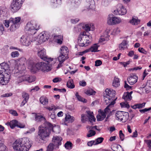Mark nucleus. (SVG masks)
<instances>
[{
    "label": "nucleus",
    "instance_id": "obj_7",
    "mask_svg": "<svg viewBox=\"0 0 151 151\" xmlns=\"http://www.w3.org/2000/svg\"><path fill=\"white\" fill-rule=\"evenodd\" d=\"M115 116L116 120L125 122L129 117V114L127 112L117 111L115 113Z\"/></svg>",
    "mask_w": 151,
    "mask_h": 151
},
{
    "label": "nucleus",
    "instance_id": "obj_54",
    "mask_svg": "<svg viewBox=\"0 0 151 151\" xmlns=\"http://www.w3.org/2000/svg\"><path fill=\"white\" fill-rule=\"evenodd\" d=\"M19 55V53L18 51L13 52L11 53V56L12 58H15L18 57Z\"/></svg>",
    "mask_w": 151,
    "mask_h": 151
},
{
    "label": "nucleus",
    "instance_id": "obj_12",
    "mask_svg": "<svg viewBox=\"0 0 151 151\" xmlns=\"http://www.w3.org/2000/svg\"><path fill=\"white\" fill-rule=\"evenodd\" d=\"M127 12L126 9L121 4H119L117 5L116 10L114 11L113 13L115 15H124Z\"/></svg>",
    "mask_w": 151,
    "mask_h": 151
},
{
    "label": "nucleus",
    "instance_id": "obj_28",
    "mask_svg": "<svg viewBox=\"0 0 151 151\" xmlns=\"http://www.w3.org/2000/svg\"><path fill=\"white\" fill-rule=\"evenodd\" d=\"M87 113L88 114L89 120L91 122L95 121L96 119L94 116L92 115L93 112L90 111H87Z\"/></svg>",
    "mask_w": 151,
    "mask_h": 151
},
{
    "label": "nucleus",
    "instance_id": "obj_14",
    "mask_svg": "<svg viewBox=\"0 0 151 151\" xmlns=\"http://www.w3.org/2000/svg\"><path fill=\"white\" fill-rule=\"evenodd\" d=\"M62 138L60 136H54L52 139V141L55 145L56 148H58L59 146L61 145Z\"/></svg>",
    "mask_w": 151,
    "mask_h": 151
},
{
    "label": "nucleus",
    "instance_id": "obj_34",
    "mask_svg": "<svg viewBox=\"0 0 151 151\" xmlns=\"http://www.w3.org/2000/svg\"><path fill=\"white\" fill-rule=\"evenodd\" d=\"M21 20V18L19 17H16L15 18H11L10 20L12 21V22L16 24L19 22Z\"/></svg>",
    "mask_w": 151,
    "mask_h": 151
},
{
    "label": "nucleus",
    "instance_id": "obj_16",
    "mask_svg": "<svg viewBox=\"0 0 151 151\" xmlns=\"http://www.w3.org/2000/svg\"><path fill=\"white\" fill-rule=\"evenodd\" d=\"M39 36V41L40 42H44L49 38V34L46 32H42Z\"/></svg>",
    "mask_w": 151,
    "mask_h": 151
},
{
    "label": "nucleus",
    "instance_id": "obj_47",
    "mask_svg": "<svg viewBox=\"0 0 151 151\" xmlns=\"http://www.w3.org/2000/svg\"><path fill=\"white\" fill-rule=\"evenodd\" d=\"M121 22L122 20L120 18H118L116 17H114V25L118 24L121 23Z\"/></svg>",
    "mask_w": 151,
    "mask_h": 151
},
{
    "label": "nucleus",
    "instance_id": "obj_41",
    "mask_svg": "<svg viewBox=\"0 0 151 151\" xmlns=\"http://www.w3.org/2000/svg\"><path fill=\"white\" fill-rule=\"evenodd\" d=\"M65 148L68 150H70L72 148V144L70 142H67L65 144Z\"/></svg>",
    "mask_w": 151,
    "mask_h": 151
},
{
    "label": "nucleus",
    "instance_id": "obj_6",
    "mask_svg": "<svg viewBox=\"0 0 151 151\" xmlns=\"http://www.w3.org/2000/svg\"><path fill=\"white\" fill-rule=\"evenodd\" d=\"M85 34L86 33L83 32L79 36L78 42L80 46H86L91 42L89 39L91 37Z\"/></svg>",
    "mask_w": 151,
    "mask_h": 151
},
{
    "label": "nucleus",
    "instance_id": "obj_55",
    "mask_svg": "<svg viewBox=\"0 0 151 151\" xmlns=\"http://www.w3.org/2000/svg\"><path fill=\"white\" fill-rule=\"evenodd\" d=\"M138 50L139 52L145 55H146L147 53V51L142 47H139Z\"/></svg>",
    "mask_w": 151,
    "mask_h": 151
},
{
    "label": "nucleus",
    "instance_id": "obj_32",
    "mask_svg": "<svg viewBox=\"0 0 151 151\" xmlns=\"http://www.w3.org/2000/svg\"><path fill=\"white\" fill-rule=\"evenodd\" d=\"M68 56H65L64 55L60 54L58 58V60L59 62H64L68 58Z\"/></svg>",
    "mask_w": 151,
    "mask_h": 151
},
{
    "label": "nucleus",
    "instance_id": "obj_53",
    "mask_svg": "<svg viewBox=\"0 0 151 151\" xmlns=\"http://www.w3.org/2000/svg\"><path fill=\"white\" fill-rule=\"evenodd\" d=\"M67 86L69 88L72 89L74 88L75 85L73 84L70 81H68L67 82Z\"/></svg>",
    "mask_w": 151,
    "mask_h": 151
},
{
    "label": "nucleus",
    "instance_id": "obj_50",
    "mask_svg": "<svg viewBox=\"0 0 151 151\" xmlns=\"http://www.w3.org/2000/svg\"><path fill=\"white\" fill-rule=\"evenodd\" d=\"M11 22H12V21L10 20V19L9 20H4L3 23L6 27H9V24L11 23Z\"/></svg>",
    "mask_w": 151,
    "mask_h": 151
},
{
    "label": "nucleus",
    "instance_id": "obj_58",
    "mask_svg": "<svg viewBox=\"0 0 151 151\" xmlns=\"http://www.w3.org/2000/svg\"><path fill=\"white\" fill-rule=\"evenodd\" d=\"M146 86L149 87L148 88V90L150 91H151V80H148L147 81Z\"/></svg>",
    "mask_w": 151,
    "mask_h": 151
},
{
    "label": "nucleus",
    "instance_id": "obj_36",
    "mask_svg": "<svg viewBox=\"0 0 151 151\" xmlns=\"http://www.w3.org/2000/svg\"><path fill=\"white\" fill-rule=\"evenodd\" d=\"M7 9L5 7H2L0 9V16L2 15L4 16L7 12Z\"/></svg>",
    "mask_w": 151,
    "mask_h": 151
},
{
    "label": "nucleus",
    "instance_id": "obj_42",
    "mask_svg": "<svg viewBox=\"0 0 151 151\" xmlns=\"http://www.w3.org/2000/svg\"><path fill=\"white\" fill-rule=\"evenodd\" d=\"M6 147L1 142H0V151H7Z\"/></svg>",
    "mask_w": 151,
    "mask_h": 151
},
{
    "label": "nucleus",
    "instance_id": "obj_29",
    "mask_svg": "<svg viewBox=\"0 0 151 151\" xmlns=\"http://www.w3.org/2000/svg\"><path fill=\"white\" fill-rule=\"evenodd\" d=\"M40 100V103L44 105L47 104L48 102V99L46 97L44 96L41 97Z\"/></svg>",
    "mask_w": 151,
    "mask_h": 151
},
{
    "label": "nucleus",
    "instance_id": "obj_38",
    "mask_svg": "<svg viewBox=\"0 0 151 151\" xmlns=\"http://www.w3.org/2000/svg\"><path fill=\"white\" fill-rule=\"evenodd\" d=\"M98 47V46L97 44H95L90 48V50L91 52H96L97 51Z\"/></svg>",
    "mask_w": 151,
    "mask_h": 151
},
{
    "label": "nucleus",
    "instance_id": "obj_56",
    "mask_svg": "<svg viewBox=\"0 0 151 151\" xmlns=\"http://www.w3.org/2000/svg\"><path fill=\"white\" fill-rule=\"evenodd\" d=\"M120 105L122 107H126L128 108L129 107V104L127 103L122 102L120 103Z\"/></svg>",
    "mask_w": 151,
    "mask_h": 151
},
{
    "label": "nucleus",
    "instance_id": "obj_37",
    "mask_svg": "<svg viewBox=\"0 0 151 151\" xmlns=\"http://www.w3.org/2000/svg\"><path fill=\"white\" fill-rule=\"evenodd\" d=\"M26 77L25 75H22V76H19L17 82L18 83H21L25 80L26 81Z\"/></svg>",
    "mask_w": 151,
    "mask_h": 151
},
{
    "label": "nucleus",
    "instance_id": "obj_22",
    "mask_svg": "<svg viewBox=\"0 0 151 151\" xmlns=\"http://www.w3.org/2000/svg\"><path fill=\"white\" fill-rule=\"evenodd\" d=\"M128 42H127L126 40H124L119 45V49L120 50H124V49L127 48L128 45Z\"/></svg>",
    "mask_w": 151,
    "mask_h": 151
},
{
    "label": "nucleus",
    "instance_id": "obj_10",
    "mask_svg": "<svg viewBox=\"0 0 151 151\" xmlns=\"http://www.w3.org/2000/svg\"><path fill=\"white\" fill-rule=\"evenodd\" d=\"M50 63L47 62V63L44 62L39 63L40 69H41L43 72H47L51 70V64H54V61L50 62Z\"/></svg>",
    "mask_w": 151,
    "mask_h": 151
},
{
    "label": "nucleus",
    "instance_id": "obj_11",
    "mask_svg": "<svg viewBox=\"0 0 151 151\" xmlns=\"http://www.w3.org/2000/svg\"><path fill=\"white\" fill-rule=\"evenodd\" d=\"M11 70L9 64L5 62L0 64V72L6 75H10Z\"/></svg>",
    "mask_w": 151,
    "mask_h": 151
},
{
    "label": "nucleus",
    "instance_id": "obj_44",
    "mask_svg": "<svg viewBox=\"0 0 151 151\" xmlns=\"http://www.w3.org/2000/svg\"><path fill=\"white\" fill-rule=\"evenodd\" d=\"M109 36L107 35H106V36L105 37L103 36H101V38L99 40V42H101L106 40H108L109 39Z\"/></svg>",
    "mask_w": 151,
    "mask_h": 151
},
{
    "label": "nucleus",
    "instance_id": "obj_20",
    "mask_svg": "<svg viewBox=\"0 0 151 151\" xmlns=\"http://www.w3.org/2000/svg\"><path fill=\"white\" fill-rule=\"evenodd\" d=\"M74 120V118L71 116L69 114H66V116L65 118V121L62 124L67 125V123H71L73 122Z\"/></svg>",
    "mask_w": 151,
    "mask_h": 151
},
{
    "label": "nucleus",
    "instance_id": "obj_5",
    "mask_svg": "<svg viewBox=\"0 0 151 151\" xmlns=\"http://www.w3.org/2000/svg\"><path fill=\"white\" fill-rule=\"evenodd\" d=\"M39 29V26L36 23H32L31 22H28L25 27L26 33L32 36L36 33L37 31Z\"/></svg>",
    "mask_w": 151,
    "mask_h": 151
},
{
    "label": "nucleus",
    "instance_id": "obj_17",
    "mask_svg": "<svg viewBox=\"0 0 151 151\" xmlns=\"http://www.w3.org/2000/svg\"><path fill=\"white\" fill-rule=\"evenodd\" d=\"M138 79V77L135 74H131L129 78H128L127 80L129 83L131 85H133L137 81Z\"/></svg>",
    "mask_w": 151,
    "mask_h": 151
},
{
    "label": "nucleus",
    "instance_id": "obj_48",
    "mask_svg": "<svg viewBox=\"0 0 151 151\" xmlns=\"http://www.w3.org/2000/svg\"><path fill=\"white\" fill-rule=\"evenodd\" d=\"M96 134V132L92 130H90L88 132L87 135L88 137H90L92 136H94Z\"/></svg>",
    "mask_w": 151,
    "mask_h": 151
},
{
    "label": "nucleus",
    "instance_id": "obj_4",
    "mask_svg": "<svg viewBox=\"0 0 151 151\" xmlns=\"http://www.w3.org/2000/svg\"><path fill=\"white\" fill-rule=\"evenodd\" d=\"M26 59L24 58H22L16 60L17 65H16L15 68L12 71L13 73L14 74L19 73L22 72L24 70V65Z\"/></svg>",
    "mask_w": 151,
    "mask_h": 151
},
{
    "label": "nucleus",
    "instance_id": "obj_9",
    "mask_svg": "<svg viewBox=\"0 0 151 151\" xmlns=\"http://www.w3.org/2000/svg\"><path fill=\"white\" fill-rule=\"evenodd\" d=\"M32 36L30 35H23L20 38V42L23 45L28 46L32 42Z\"/></svg>",
    "mask_w": 151,
    "mask_h": 151
},
{
    "label": "nucleus",
    "instance_id": "obj_26",
    "mask_svg": "<svg viewBox=\"0 0 151 151\" xmlns=\"http://www.w3.org/2000/svg\"><path fill=\"white\" fill-rule=\"evenodd\" d=\"M114 17L112 14L109 15L107 18V23L111 25H114Z\"/></svg>",
    "mask_w": 151,
    "mask_h": 151
},
{
    "label": "nucleus",
    "instance_id": "obj_27",
    "mask_svg": "<svg viewBox=\"0 0 151 151\" xmlns=\"http://www.w3.org/2000/svg\"><path fill=\"white\" fill-rule=\"evenodd\" d=\"M112 149L114 151H123L121 146L119 145H115L112 147Z\"/></svg>",
    "mask_w": 151,
    "mask_h": 151
},
{
    "label": "nucleus",
    "instance_id": "obj_62",
    "mask_svg": "<svg viewBox=\"0 0 151 151\" xmlns=\"http://www.w3.org/2000/svg\"><path fill=\"white\" fill-rule=\"evenodd\" d=\"M151 110V107H150L149 108H145L144 109H142L140 110L139 111L141 112V113H144L145 112L147 111H150Z\"/></svg>",
    "mask_w": 151,
    "mask_h": 151
},
{
    "label": "nucleus",
    "instance_id": "obj_2",
    "mask_svg": "<svg viewBox=\"0 0 151 151\" xmlns=\"http://www.w3.org/2000/svg\"><path fill=\"white\" fill-rule=\"evenodd\" d=\"M32 141L27 138H23L22 140H16L13 144V147L16 151H28L31 147Z\"/></svg>",
    "mask_w": 151,
    "mask_h": 151
},
{
    "label": "nucleus",
    "instance_id": "obj_1",
    "mask_svg": "<svg viewBox=\"0 0 151 151\" xmlns=\"http://www.w3.org/2000/svg\"><path fill=\"white\" fill-rule=\"evenodd\" d=\"M56 128V127H53L49 122H45L43 124L40 126L39 128L38 134L40 139L39 141L45 143L47 138L49 136L51 131L52 130L53 132H55V130Z\"/></svg>",
    "mask_w": 151,
    "mask_h": 151
},
{
    "label": "nucleus",
    "instance_id": "obj_35",
    "mask_svg": "<svg viewBox=\"0 0 151 151\" xmlns=\"http://www.w3.org/2000/svg\"><path fill=\"white\" fill-rule=\"evenodd\" d=\"M75 95L77 99L80 101H82L84 103L86 102V100L82 98L81 96H79L78 92H76L75 94Z\"/></svg>",
    "mask_w": 151,
    "mask_h": 151
},
{
    "label": "nucleus",
    "instance_id": "obj_24",
    "mask_svg": "<svg viewBox=\"0 0 151 151\" xmlns=\"http://www.w3.org/2000/svg\"><path fill=\"white\" fill-rule=\"evenodd\" d=\"M17 121L15 120H13L11 121L10 122H8L6 123L7 125H9L12 129L14 128L15 126H17Z\"/></svg>",
    "mask_w": 151,
    "mask_h": 151
},
{
    "label": "nucleus",
    "instance_id": "obj_64",
    "mask_svg": "<svg viewBox=\"0 0 151 151\" xmlns=\"http://www.w3.org/2000/svg\"><path fill=\"white\" fill-rule=\"evenodd\" d=\"M9 113L14 116H17L18 114L17 111L14 110H11L9 111Z\"/></svg>",
    "mask_w": 151,
    "mask_h": 151
},
{
    "label": "nucleus",
    "instance_id": "obj_61",
    "mask_svg": "<svg viewBox=\"0 0 151 151\" xmlns=\"http://www.w3.org/2000/svg\"><path fill=\"white\" fill-rule=\"evenodd\" d=\"M46 109H48L49 111H54L57 109L56 107L54 106H52L50 107H47Z\"/></svg>",
    "mask_w": 151,
    "mask_h": 151
},
{
    "label": "nucleus",
    "instance_id": "obj_40",
    "mask_svg": "<svg viewBox=\"0 0 151 151\" xmlns=\"http://www.w3.org/2000/svg\"><path fill=\"white\" fill-rule=\"evenodd\" d=\"M139 22V20L133 18L130 21V22L133 25H137Z\"/></svg>",
    "mask_w": 151,
    "mask_h": 151
},
{
    "label": "nucleus",
    "instance_id": "obj_43",
    "mask_svg": "<svg viewBox=\"0 0 151 151\" xmlns=\"http://www.w3.org/2000/svg\"><path fill=\"white\" fill-rule=\"evenodd\" d=\"M45 118L41 115H36L35 117V120L37 122L41 121L42 120H44Z\"/></svg>",
    "mask_w": 151,
    "mask_h": 151
},
{
    "label": "nucleus",
    "instance_id": "obj_63",
    "mask_svg": "<svg viewBox=\"0 0 151 151\" xmlns=\"http://www.w3.org/2000/svg\"><path fill=\"white\" fill-rule=\"evenodd\" d=\"M146 103H143L142 104H137L138 109H141L144 107Z\"/></svg>",
    "mask_w": 151,
    "mask_h": 151
},
{
    "label": "nucleus",
    "instance_id": "obj_3",
    "mask_svg": "<svg viewBox=\"0 0 151 151\" xmlns=\"http://www.w3.org/2000/svg\"><path fill=\"white\" fill-rule=\"evenodd\" d=\"M115 91L114 90H111L110 88H106V89L104 94V101L106 104H108L111 102H114L116 99H114L115 96Z\"/></svg>",
    "mask_w": 151,
    "mask_h": 151
},
{
    "label": "nucleus",
    "instance_id": "obj_33",
    "mask_svg": "<svg viewBox=\"0 0 151 151\" xmlns=\"http://www.w3.org/2000/svg\"><path fill=\"white\" fill-rule=\"evenodd\" d=\"M120 85L119 79L116 77H115L113 82V86L114 87H118Z\"/></svg>",
    "mask_w": 151,
    "mask_h": 151
},
{
    "label": "nucleus",
    "instance_id": "obj_19",
    "mask_svg": "<svg viewBox=\"0 0 151 151\" xmlns=\"http://www.w3.org/2000/svg\"><path fill=\"white\" fill-rule=\"evenodd\" d=\"M86 6L88 9H93L95 7V2L94 0H86Z\"/></svg>",
    "mask_w": 151,
    "mask_h": 151
},
{
    "label": "nucleus",
    "instance_id": "obj_39",
    "mask_svg": "<svg viewBox=\"0 0 151 151\" xmlns=\"http://www.w3.org/2000/svg\"><path fill=\"white\" fill-rule=\"evenodd\" d=\"M35 76H30L27 77H26V81H28L29 83H31L35 81Z\"/></svg>",
    "mask_w": 151,
    "mask_h": 151
},
{
    "label": "nucleus",
    "instance_id": "obj_13",
    "mask_svg": "<svg viewBox=\"0 0 151 151\" xmlns=\"http://www.w3.org/2000/svg\"><path fill=\"white\" fill-rule=\"evenodd\" d=\"M10 75H6L0 72V84L2 85H6L10 79Z\"/></svg>",
    "mask_w": 151,
    "mask_h": 151
},
{
    "label": "nucleus",
    "instance_id": "obj_49",
    "mask_svg": "<svg viewBox=\"0 0 151 151\" xmlns=\"http://www.w3.org/2000/svg\"><path fill=\"white\" fill-rule=\"evenodd\" d=\"M85 93L86 94L90 95L94 94L95 93V92L92 89H90L87 90Z\"/></svg>",
    "mask_w": 151,
    "mask_h": 151
},
{
    "label": "nucleus",
    "instance_id": "obj_23",
    "mask_svg": "<svg viewBox=\"0 0 151 151\" xmlns=\"http://www.w3.org/2000/svg\"><path fill=\"white\" fill-rule=\"evenodd\" d=\"M60 54L64 55L65 56H68V49L67 47L65 46H63L60 49Z\"/></svg>",
    "mask_w": 151,
    "mask_h": 151
},
{
    "label": "nucleus",
    "instance_id": "obj_25",
    "mask_svg": "<svg viewBox=\"0 0 151 151\" xmlns=\"http://www.w3.org/2000/svg\"><path fill=\"white\" fill-rule=\"evenodd\" d=\"M94 28L93 24L92 23L86 24L84 27L85 30L87 31H89L91 30H93L94 29Z\"/></svg>",
    "mask_w": 151,
    "mask_h": 151
},
{
    "label": "nucleus",
    "instance_id": "obj_8",
    "mask_svg": "<svg viewBox=\"0 0 151 151\" xmlns=\"http://www.w3.org/2000/svg\"><path fill=\"white\" fill-rule=\"evenodd\" d=\"M38 55L41 59L47 62L50 63V62L52 61H54V63H55L56 61V59L51 58H48L46 55L45 50L43 49L42 50H39L37 53Z\"/></svg>",
    "mask_w": 151,
    "mask_h": 151
},
{
    "label": "nucleus",
    "instance_id": "obj_52",
    "mask_svg": "<svg viewBox=\"0 0 151 151\" xmlns=\"http://www.w3.org/2000/svg\"><path fill=\"white\" fill-rule=\"evenodd\" d=\"M22 96L24 99L27 101L28 100L29 98V96L27 93L23 92L22 93Z\"/></svg>",
    "mask_w": 151,
    "mask_h": 151
},
{
    "label": "nucleus",
    "instance_id": "obj_60",
    "mask_svg": "<svg viewBox=\"0 0 151 151\" xmlns=\"http://www.w3.org/2000/svg\"><path fill=\"white\" fill-rule=\"evenodd\" d=\"M102 63L101 61L100 60H97L95 61V66H99Z\"/></svg>",
    "mask_w": 151,
    "mask_h": 151
},
{
    "label": "nucleus",
    "instance_id": "obj_31",
    "mask_svg": "<svg viewBox=\"0 0 151 151\" xmlns=\"http://www.w3.org/2000/svg\"><path fill=\"white\" fill-rule=\"evenodd\" d=\"M114 104L115 102H110V103L109 104L108 106L104 109V112L106 114L111 111L110 108L112 107Z\"/></svg>",
    "mask_w": 151,
    "mask_h": 151
},
{
    "label": "nucleus",
    "instance_id": "obj_45",
    "mask_svg": "<svg viewBox=\"0 0 151 151\" xmlns=\"http://www.w3.org/2000/svg\"><path fill=\"white\" fill-rule=\"evenodd\" d=\"M104 139V138L102 137L98 138L96 140H94L95 143V145H96L101 143L102 142Z\"/></svg>",
    "mask_w": 151,
    "mask_h": 151
},
{
    "label": "nucleus",
    "instance_id": "obj_51",
    "mask_svg": "<svg viewBox=\"0 0 151 151\" xmlns=\"http://www.w3.org/2000/svg\"><path fill=\"white\" fill-rule=\"evenodd\" d=\"M18 25L14 23H12V24L11 25L10 27V30L11 31H13L16 29L17 27H18Z\"/></svg>",
    "mask_w": 151,
    "mask_h": 151
},
{
    "label": "nucleus",
    "instance_id": "obj_18",
    "mask_svg": "<svg viewBox=\"0 0 151 151\" xmlns=\"http://www.w3.org/2000/svg\"><path fill=\"white\" fill-rule=\"evenodd\" d=\"M39 63L35 64L33 63L32 64H29L28 66V68L30 69L32 72L34 73H36L40 69Z\"/></svg>",
    "mask_w": 151,
    "mask_h": 151
},
{
    "label": "nucleus",
    "instance_id": "obj_15",
    "mask_svg": "<svg viewBox=\"0 0 151 151\" xmlns=\"http://www.w3.org/2000/svg\"><path fill=\"white\" fill-rule=\"evenodd\" d=\"M22 5L13 1L11 6V11L14 12H17L20 9Z\"/></svg>",
    "mask_w": 151,
    "mask_h": 151
},
{
    "label": "nucleus",
    "instance_id": "obj_57",
    "mask_svg": "<svg viewBox=\"0 0 151 151\" xmlns=\"http://www.w3.org/2000/svg\"><path fill=\"white\" fill-rule=\"evenodd\" d=\"M57 37V43L60 44L62 43L63 36L62 35H59Z\"/></svg>",
    "mask_w": 151,
    "mask_h": 151
},
{
    "label": "nucleus",
    "instance_id": "obj_59",
    "mask_svg": "<svg viewBox=\"0 0 151 151\" xmlns=\"http://www.w3.org/2000/svg\"><path fill=\"white\" fill-rule=\"evenodd\" d=\"M79 84L80 86L84 87L86 86V83L84 81L82 80L79 81Z\"/></svg>",
    "mask_w": 151,
    "mask_h": 151
},
{
    "label": "nucleus",
    "instance_id": "obj_46",
    "mask_svg": "<svg viewBox=\"0 0 151 151\" xmlns=\"http://www.w3.org/2000/svg\"><path fill=\"white\" fill-rule=\"evenodd\" d=\"M55 146V145L54 144L50 143L48 146L47 150L49 151H53Z\"/></svg>",
    "mask_w": 151,
    "mask_h": 151
},
{
    "label": "nucleus",
    "instance_id": "obj_21",
    "mask_svg": "<svg viewBox=\"0 0 151 151\" xmlns=\"http://www.w3.org/2000/svg\"><path fill=\"white\" fill-rule=\"evenodd\" d=\"M98 112L99 113V114L96 116L97 120L100 121L104 120L106 117V113L103 111H101V109H99Z\"/></svg>",
    "mask_w": 151,
    "mask_h": 151
},
{
    "label": "nucleus",
    "instance_id": "obj_30",
    "mask_svg": "<svg viewBox=\"0 0 151 151\" xmlns=\"http://www.w3.org/2000/svg\"><path fill=\"white\" fill-rule=\"evenodd\" d=\"M122 98L126 101H130L132 99V96L130 93L129 92H127V93H124Z\"/></svg>",
    "mask_w": 151,
    "mask_h": 151
}]
</instances>
